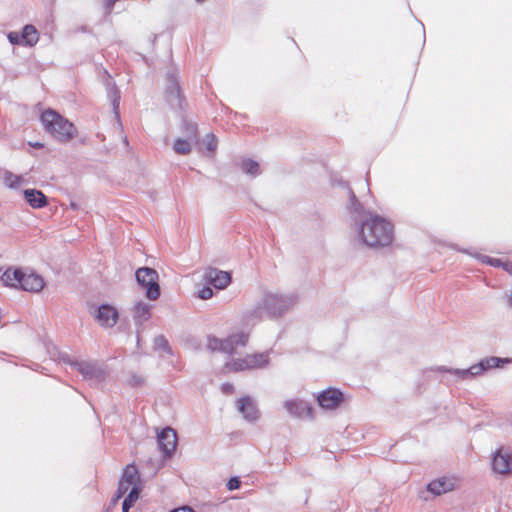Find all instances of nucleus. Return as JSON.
I'll return each instance as SVG.
<instances>
[{
    "instance_id": "nucleus-1",
    "label": "nucleus",
    "mask_w": 512,
    "mask_h": 512,
    "mask_svg": "<svg viewBox=\"0 0 512 512\" xmlns=\"http://www.w3.org/2000/svg\"><path fill=\"white\" fill-rule=\"evenodd\" d=\"M297 303L294 294L265 291L257 302L244 312L247 324H256L265 318L276 320L288 313Z\"/></svg>"
},
{
    "instance_id": "nucleus-2",
    "label": "nucleus",
    "mask_w": 512,
    "mask_h": 512,
    "mask_svg": "<svg viewBox=\"0 0 512 512\" xmlns=\"http://www.w3.org/2000/svg\"><path fill=\"white\" fill-rule=\"evenodd\" d=\"M357 235L368 247H385L392 243L393 225L385 218L369 213V217L357 220Z\"/></svg>"
},
{
    "instance_id": "nucleus-3",
    "label": "nucleus",
    "mask_w": 512,
    "mask_h": 512,
    "mask_svg": "<svg viewBox=\"0 0 512 512\" xmlns=\"http://www.w3.org/2000/svg\"><path fill=\"white\" fill-rule=\"evenodd\" d=\"M40 120L45 131L61 143H68L77 135L74 124L53 109L43 111Z\"/></svg>"
},
{
    "instance_id": "nucleus-4",
    "label": "nucleus",
    "mask_w": 512,
    "mask_h": 512,
    "mask_svg": "<svg viewBox=\"0 0 512 512\" xmlns=\"http://www.w3.org/2000/svg\"><path fill=\"white\" fill-rule=\"evenodd\" d=\"M136 280L138 284L146 289V297L150 300H156L160 296V287L158 284V273L155 269L142 267L136 271Z\"/></svg>"
},
{
    "instance_id": "nucleus-5",
    "label": "nucleus",
    "mask_w": 512,
    "mask_h": 512,
    "mask_svg": "<svg viewBox=\"0 0 512 512\" xmlns=\"http://www.w3.org/2000/svg\"><path fill=\"white\" fill-rule=\"evenodd\" d=\"M248 341V335L244 333L234 334L226 339L208 337L207 347L211 351H220L227 354H233L238 346H245Z\"/></svg>"
},
{
    "instance_id": "nucleus-6",
    "label": "nucleus",
    "mask_w": 512,
    "mask_h": 512,
    "mask_svg": "<svg viewBox=\"0 0 512 512\" xmlns=\"http://www.w3.org/2000/svg\"><path fill=\"white\" fill-rule=\"evenodd\" d=\"M90 314L94 317L95 321L103 328L113 327L118 320V311L115 307L109 304H102L90 310Z\"/></svg>"
},
{
    "instance_id": "nucleus-7",
    "label": "nucleus",
    "mask_w": 512,
    "mask_h": 512,
    "mask_svg": "<svg viewBox=\"0 0 512 512\" xmlns=\"http://www.w3.org/2000/svg\"><path fill=\"white\" fill-rule=\"evenodd\" d=\"M165 95L169 105H171L172 107H182L178 75L175 70L169 71L166 75Z\"/></svg>"
},
{
    "instance_id": "nucleus-8",
    "label": "nucleus",
    "mask_w": 512,
    "mask_h": 512,
    "mask_svg": "<svg viewBox=\"0 0 512 512\" xmlns=\"http://www.w3.org/2000/svg\"><path fill=\"white\" fill-rule=\"evenodd\" d=\"M437 370L440 372H448L459 380H468L483 374L485 371L489 370V367H486V358H484L467 369H448L441 366L438 367Z\"/></svg>"
},
{
    "instance_id": "nucleus-9",
    "label": "nucleus",
    "mask_w": 512,
    "mask_h": 512,
    "mask_svg": "<svg viewBox=\"0 0 512 512\" xmlns=\"http://www.w3.org/2000/svg\"><path fill=\"white\" fill-rule=\"evenodd\" d=\"M74 366L85 379L101 382L106 377V370L97 363L81 361L74 363Z\"/></svg>"
},
{
    "instance_id": "nucleus-10",
    "label": "nucleus",
    "mask_w": 512,
    "mask_h": 512,
    "mask_svg": "<svg viewBox=\"0 0 512 512\" xmlns=\"http://www.w3.org/2000/svg\"><path fill=\"white\" fill-rule=\"evenodd\" d=\"M157 442L159 449L165 456H171L177 444V435L174 429L166 427L158 434Z\"/></svg>"
},
{
    "instance_id": "nucleus-11",
    "label": "nucleus",
    "mask_w": 512,
    "mask_h": 512,
    "mask_svg": "<svg viewBox=\"0 0 512 512\" xmlns=\"http://www.w3.org/2000/svg\"><path fill=\"white\" fill-rule=\"evenodd\" d=\"M492 468L499 474L512 473V454L503 448L499 449L493 456Z\"/></svg>"
},
{
    "instance_id": "nucleus-12",
    "label": "nucleus",
    "mask_w": 512,
    "mask_h": 512,
    "mask_svg": "<svg viewBox=\"0 0 512 512\" xmlns=\"http://www.w3.org/2000/svg\"><path fill=\"white\" fill-rule=\"evenodd\" d=\"M204 280L217 289L226 288L231 282V276L228 272L216 268H208L204 273Z\"/></svg>"
},
{
    "instance_id": "nucleus-13",
    "label": "nucleus",
    "mask_w": 512,
    "mask_h": 512,
    "mask_svg": "<svg viewBox=\"0 0 512 512\" xmlns=\"http://www.w3.org/2000/svg\"><path fill=\"white\" fill-rule=\"evenodd\" d=\"M44 285V279L40 275L34 272L26 273L22 271V276L20 277V283L18 288H21L22 290L28 292L37 293L44 288Z\"/></svg>"
},
{
    "instance_id": "nucleus-14",
    "label": "nucleus",
    "mask_w": 512,
    "mask_h": 512,
    "mask_svg": "<svg viewBox=\"0 0 512 512\" xmlns=\"http://www.w3.org/2000/svg\"><path fill=\"white\" fill-rule=\"evenodd\" d=\"M318 403L325 409H334L343 400V394L337 389H327L323 391L317 398Z\"/></svg>"
},
{
    "instance_id": "nucleus-15",
    "label": "nucleus",
    "mask_w": 512,
    "mask_h": 512,
    "mask_svg": "<svg viewBox=\"0 0 512 512\" xmlns=\"http://www.w3.org/2000/svg\"><path fill=\"white\" fill-rule=\"evenodd\" d=\"M285 408L291 415L296 416V417L311 418L313 416L312 407L305 401H294V400L286 401Z\"/></svg>"
},
{
    "instance_id": "nucleus-16",
    "label": "nucleus",
    "mask_w": 512,
    "mask_h": 512,
    "mask_svg": "<svg viewBox=\"0 0 512 512\" xmlns=\"http://www.w3.org/2000/svg\"><path fill=\"white\" fill-rule=\"evenodd\" d=\"M238 410L248 421H255L258 419L257 406L249 396L242 397L238 400Z\"/></svg>"
},
{
    "instance_id": "nucleus-17",
    "label": "nucleus",
    "mask_w": 512,
    "mask_h": 512,
    "mask_svg": "<svg viewBox=\"0 0 512 512\" xmlns=\"http://www.w3.org/2000/svg\"><path fill=\"white\" fill-rule=\"evenodd\" d=\"M24 198L35 209H40L47 205V197L40 190L26 189L24 190Z\"/></svg>"
},
{
    "instance_id": "nucleus-18",
    "label": "nucleus",
    "mask_w": 512,
    "mask_h": 512,
    "mask_svg": "<svg viewBox=\"0 0 512 512\" xmlns=\"http://www.w3.org/2000/svg\"><path fill=\"white\" fill-rule=\"evenodd\" d=\"M427 489L434 495H441L454 489V481L452 479L442 477L430 482Z\"/></svg>"
},
{
    "instance_id": "nucleus-19",
    "label": "nucleus",
    "mask_w": 512,
    "mask_h": 512,
    "mask_svg": "<svg viewBox=\"0 0 512 512\" xmlns=\"http://www.w3.org/2000/svg\"><path fill=\"white\" fill-rule=\"evenodd\" d=\"M348 195L350 199L348 209L352 214H354V221L355 225L357 226V220L359 221V219H365L366 217H369L370 212H366L363 209L362 204L358 201L353 190L350 188H348Z\"/></svg>"
},
{
    "instance_id": "nucleus-20",
    "label": "nucleus",
    "mask_w": 512,
    "mask_h": 512,
    "mask_svg": "<svg viewBox=\"0 0 512 512\" xmlns=\"http://www.w3.org/2000/svg\"><path fill=\"white\" fill-rule=\"evenodd\" d=\"M106 91L107 97L110 99L113 107V111L117 118H119V105H120V91L116 85L112 82L110 76L106 80Z\"/></svg>"
},
{
    "instance_id": "nucleus-21",
    "label": "nucleus",
    "mask_w": 512,
    "mask_h": 512,
    "mask_svg": "<svg viewBox=\"0 0 512 512\" xmlns=\"http://www.w3.org/2000/svg\"><path fill=\"white\" fill-rule=\"evenodd\" d=\"M151 305L145 302H138L133 307V318L138 325H142L150 316Z\"/></svg>"
},
{
    "instance_id": "nucleus-22",
    "label": "nucleus",
    "mask_w": 512,
    "mask_h": 512,
    "mask_svg": "<svg viewBox=\"0 0 512 512\" xmlns=\"http://www.w3.org/2000/svg\"><path fill=\"white\" fill-rule=\"evenodd\" d=\"M21 276V269L12 270L11 268H8L1 274L0 279L4 283V285L18 288Z\"/></svg>"
},
{
    "instance_id": "nucleus-23",
    "label": "nucleus",
    "mask_w": 512,
    "mask_h": 512,
    "mask_svg": "<svg viewBox=\"0 0 512 512\" xmlns=\"http://www.w3.org/2000/svg\"><path fill=\"white\" fill-rule=\"evenodd\" d=\"M247 369L260 368L268 363V355L266 353L251 354L244 357Z\"/></svg>"
},
{
    "instance_id": "nucleus-24",
    "label": "nucleus",
    "mask_w": 512,
    "mask_h": 512,
    "mask_svg": "<svg viewBox=\"0 0 512 512\" xmlns=\"http://www.w3.org/2000/svg\"><path fill=\"white\" fill-rule=\"evenodd\" d=\"M121 480L130 484L132 487L139 486L138 483L140 480V476L137 468L133 464L127 465L123 471Z\"/></svg>"
},
{
    "instance_id": "nucleus-25",
    "label": "nucleus",
    "mask_w": 512,
    "mask_h": 512,
    "mask_svg": "<svg viewBox=\"0 0 512 512\" xmlns=\"http://www.w3.org/2000/svg\"><path fill=\"white\" fill-rule=\"evenodd\" d=\"M21 38L24 45L33 46L38 42L39 36L36 28L33 25H25L21 33Z\"/></svg>"
},
{
    "instance_id": "nucleus-26",
    "label": "nucleus",
    "mask_w": 512,
    "mask_h": 512,
    "mask_svg": "<svg viewBox=\"0 0 512 512\" xmlns=\"http://www.w3.org/2000/svg\"><path fill=\"white\" fill-rule=\"evenodd\" d=\"M240 167L241 170L249 176L256 177L261 174L259 163L252 159H244Z\"/></svg>"
},
{
    "instance_id": "nucleus-27",
    "label": "nucleus",
    "mask_w": 512,
    "mask_h": 512,
    "mask_svg": "<svg viewBox=\"0 0 512 512\" xmlns=\"http://www.w3.org/2000/svg\"><path fill=\"white\" fill-rule=\"evenodd\" d=\"M3 181L8 188L16 189L24 183V178L22 176L15 175L10 171H5Z\"/></svg>"
},
{
    "instance_id": "nucleus-28",
    "label": "nucleus",
    "mask_w": 512,
    "mask_h": 512,
    "mask_svg": "<svg viewBox=\"0 0 512 512\" xmlns=\"http://www.w3.org/2000/svg\"><path fill=\"white\" fill-rule=\"evenodd\" d=\"M191 141L192 139L178 138L175 140L173 150L180 155H188L191 152Z\"/></svg>"
},
{
    "instance_id": "nucleus-29",
    "label": "nucleus",
    "mask_w": 512,
    "mask_h": 512,
    "mask_svg": "<svg viewBox=\"0 0 512 512\" xmlns=\"http://www.w3.org/2000/svg\"><path fill=\"white\" fill-rule=\"evenodd\" d=\"M140 495V487L139 486H133L127 495V497L124 499L122 503V507L126 509H130L134 503L138 500Z\"/></svg>"
},
{
    "instance_id": "nucleus-30",
    "label": "nucleus",
    "mask_w": 512,
    "mask_h": 512,
    "mask_svg": "<svg viewBox=\"0 0 512 512\" xmlns=\"http://www.w3.org/2000/svg\"><path fill=\"white\" fill-rule=\"evenodd\" d=\"M511 359L509 358H500L496 356L486 357V367L489 369L501 367L504 364L510 363Z\"/></svg>"
},
{
    "instance_id": "nucleus-31",
    "label": "nucleus",
    "mask_w": 512,
    "mask_h": 512,
    "mask_svg": "<svg viewBox=\"0 0 512 512\" xmlns=\"http://www.w3.org/2000/svg\"><path fill=\"white\" fill-rule=\"evenodd\" d=\"M226 368L229 371H242L247 369L246 363L244 362V358L242 359H232L231 361L226 363Z\"/></svg>"
},
{
    "instance_id": "nucleus-32",
    "label": "nucleus",
    "mask_w": 512,
    "mask_h": 512,
    "mask_svg": "<svg viewBox=\"0 0 512 512\" xmlns=\"http://www.w3.org/2000/svg\"><path fill=\"white\" fill-rule=\"evenodd\" d=\"M203 144L209 152H214L217 148V140L213 134H207L203 138Z\"/></svg>"
},
{
    "instance_id": "nucleus-33",
    "label": "nucleus",
    "mask_w": 512,
    "mask_h": 512,
    "mask_svg": "<svg viewBox=\"0 0 512 512\" xmlns=\"http://www.w3.org/2000/svg\"><path fill=\"white\" fill-rule=\"evenodd\" d=\"M184 131L186 133V139L197 141V127L194 123H185Z\"/></svg>"
},
{
    "instance_id": "nucleus-34",
    "label": "nucleus",
    "mask_w": 512,
    "mask_h": 512,
    "mask_svg": "<svg viewBox=\"0 0 512 512\" xmlns=\"http://www.w3.org/2000/svg\"><path fill=\"white\" fill-rule=\"evenodd\" d=\"M154 344H155V347L157 349H161V350H164V351H170V347H169L168 341L162 335H159V336H157L155 338Z\"/></svg>"
},
{
    "instance_id": "nucleus-35",
    "label": "nucleus",
    "mask_w": 512,
    "mask_h": 512,
    "mask_svg": "<svg viewBox=\"0 0 512 512\" xmlns=\"http://www.w3.org/2000/svg\"><path fill=\"white\" fill-rule=\"evenodd\" d=\"M8 40L13 45H24V42L21 38V34L18 32H10L8 35Z\"/></svg>"
},
{
    "instance_id": "nucleus-36",
    "label": "nucleus",
    "mask_w": 512,
    "mask_h": 512,
    "mask_svg": "<svg viewBox=\"0 0 512 512\" xmlns=\"http://www.w3.org/2000/svg\"><path fill=\"white\" fill-rule=\"evenodd\" d=\"M130 486H131L130 484H128L125 481H122L120 479L118 488H117V492H116L117 498H122L125 495V493L129 490Z\"/></svg>"
},
{
    "instance_id": "nucleus-37",
    "label": "nucleus",
    "mask_w": 512,
    "mask_h": 512,
    "mask_svg": "<svg viewBox=\"0 0 512 512\" xmlns=\"http://www.w3.org/2000/svg\"><path fill=\"white\" fill-rule=\"evenodd\" d=\"M213 296V290L210 287H204L198 292V297L207 300Z\"/></svg>"
},
{
    "instance_id": "nucleus-38",
    "label": "nucleus",
    "mask_w": 512,
    "mask_h": 512,
    "mask_svg": "<svg viewBox=\"0 0 512 512\" xmlns=\"http://www.w3.org/2000/svg\"><path fill=\"white\" fill-rule=\"evenodd\" d=\"M240 484H241V482L238 477H232L229 479V481L227 483V488L229 490H235L240 487Z\"/></svg>"
},
{
    "instance_id": "nucleus-39",
    "label": "nucleus",
    "mask_w": 512,
    "mask_h": 512,
    "mask_svg": "<svg viewBox=\"0 0 512 512\" xmlns=\"http://www.w3.org/2000/svg\"><path fill=\"white\" fill-rule=\"evenodd\" d=\"M170 512H195V511L188 506H183V507L176 508Z\"/></svg>"
},
{
    "instance_id": "nucleus-40",
    "label": "nucleus",
    "mask_w": 512,
    "mask_h": 512,
    "mask_svg": "<svg viewBox=\"0 0 512 512\" xmlns=\"http://www.w3.org/2000/svg\"><path fill=\"white\" fill-rule=\"evenodd\" d=\"M233 385L232 384H229V383H225L222 385V390L223 392L225 393H232L233 392Z\"/></svg>"
},
{
    "instance_id": "nucleus-41",
    "label": "nucleus",
    "mask_w": 512,
    "mask_h": 512,
    "mask_svg": "<svg viewBox=\"0 0 512 512\" xmlns=\"http://www.w3.org/2000/svg\"><path fill=\"white\" fill-rule=\"evenodd\" d=\"M130 382L133 384V385H141L143 383V379L139 376H133L130 380Z\"/></svg>"
},
{
    "instance_id": "nucleus-42",
    "label": "nucleus",
    "mask_w": 512,
    "mask_h": 512,
    "mask_svg": "<svg viewBox=\"0 0 512 512\" xmlns=\"http://www.w3.org/2000/svg\"><path fill=\"white\" fill-rule=\"evenodd\" d=\"M508 307L512 309V291L504 296Z\"/></svg>"
},
{
    "instance_id": "nucleus-43",
    "label": "nucleus",
    "mask_w": 512,
    "mask_h": 512,
    "mask_svg": "<svg viewBox=\"0 0 512 512\" xmlns=\"http://www.w3.org/2000/svg\"><path fill=\"white\" fill-rule=\"evenodd\" d=\"M488 262L492 265V266H500L502 263L499 259H490L488 260Z\"/></svg>"
},
{
    "instance_id": "nucleus-44",
    "label": "nucleus",
    "mask_w": 512,
    "mask_h": 512,
    "mask_svg": "<svg viewBox=\"0 0 512 512\" xmlns=\"http://www.w3.org/2000/svg\"><path fill=\"white\" fill-rule=\"evenodd\" d=\"M121 498H117V494L112 498L111 505H116Z\"/></svg>"
},
{
    "instance_id": "nucleus-45",
    "label": "nucleus",
    "mask_w": 512,
    "mask_h": 512,
    "mask_svg": "<svg viewBox=\"0 0 512 512\" xmlns=\"http://www.w3.org/2000/svg\"><path fill=\"white\" fill-rule=\"evenodd\" d=\"M30 145H31L32 147H35V148H42V147H43V145H42L41 143H39V142H36V143H34V144L30 143Z\"/></svg>"
},
{
    "instance_id": "nucleus-46",
    "label": "nucleus",
    "mask_w": 512,
    "mask_h": 512,
    "mask_svg": "<svg viewBox=\"0 0 512 512\" xmlns=\"http://www.w3.org/2000/svg\"><path fill=\"white\" fill-rule=\"evenodd\" d=\"M122 512H129V509H126V508L122 507Z\"/></svg>"
}]
</instances>
